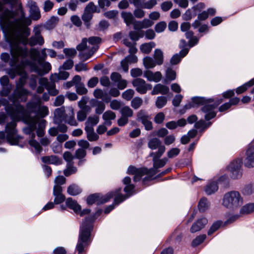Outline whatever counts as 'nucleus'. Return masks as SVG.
I'll list each match as a JSON object with an SVG mask.
<instances>
[{"mask_svg": "<svg viewBox=\"0 0 254 254\" xmlns=\"http://www.w3.org/2000/svg\"><path fill=\"white\" fill-rule=\"evenodd\" d=\"M17 26L10 28L9 22L5 18L0 21L1 29L5 34L6 41L10 47V54L12 59L9 64L18 75L22 76L27 74L25 70V66L30 64V62L27 59L28 55L27 48H23L18 45L20 43H26V40L21 33V25L20 20L17 21Z\"/></svg>", "mask_w": 254, "mask_h": 254, "instance_id": "f257e3e1", "label": "nucleus"}, {"mask_svg": "<svg viewBox=\"0 0 254 254\" xmlns=\"http://www.w3.org/2000/svg\"><path fill=\"white\" fill-rule=\"evenodd\" d=\"M9 101V99L0 98L1 106H4L5 111L12 119V121L8 123L5 127L6 139L10 144L16 145L21 139V137L17 134L16 121H19L25 115V110L24 106L20 104H10Z\"/></svg>", "mask_w": 254, "mask_h": 254, "instance_id": "f03ea898", "label": "nucleus"}, {"mask_svg": "<svg viewBox=\"0 0 254 254\" xmlns=\"http://www.w3.org/2000/svg\"><path fill=\"white\" fill-rule=\"evenodd\" d=\"M92 218L91 217H86L85 221L82 224L76 247V249L79 254L82 253L84 249L88 247L90 243L91 232L92 229Z\"/></svg>", "mask_w": 254, "mask_h": 254, "instance_id": "7ed1b4c3", "label": "nucleus"}, {"mask_svg": "<svg viewBox=\"0 0 254 254\" xmlns=\"http://www.w3.org/2000/svg\"><path fill=\"white\" fill-rule=\"evenodd\" d=\"M26 122L28 125V127L24 128V132L26 134H29L36 129V133L38 136L41 137L44 135L46 124V120H40L39 117L37 116H28L26 119Z\"/></svg>", "mask_w": 254, "mask_h": 254, "instance_id": "20e7f679", "label": "nucleus"}, {"mask_svg": "<svg viewBox=\"0 0 254 254\" xmlns=\"http://www.w3.org/2000/svg\"><path fill=\"white\" fill-rule=\"evenodd\" d=\"M158 172L157 168L154 167L148 169L146 168H137L133 166H130L127 169V174L133 175V180L134 182H137L140 180L141 177L145 175H148L143 179V181L151 180L152 177Z\"/></svg>", "mask_w": 254, "mask_h": 254, "instance_id": "39448f33", "label": "nucleus"}, {"mask_svg": "<svg viewBox=\"0 0 254 254\" xmlns=\"http://www.w3.org/2000/svg\"><path fill=\"white\" fill-rule=\"evenodd\" d=\"M23 18L24 19V22L22 27V35L26 40V43L23 44H26L28 43L31 47L34 46L36 45L42 46L44 43V40L41 34V32L39 29L35 30L34 32V35L32 36L29 39L25 36L24 34L27 36H28L30 34L29 29L26 28L25 26L28 25H30L31 21L24 16H23Z\"/></svg>", "mask_w": 254, "mask_h": 254, "instance_id": "423d86ee", "label": "nucleus"}, {"mask_svg": "<svg viewBox=\"0 0 254 254\" xmlns=\"http://www.w3.org/2000/svg\"><path fill=\"white\" fill-rule=\"evenodd\" d=\"M243 197L238 191H230L226 193L223 196L222 204L225 207L235 209L243 204Z\"/></svg>", "mask_w": 254, "mask_h": 254, "instance_id": "0eeeda50", "label": "nucleus"}, {"mask_svg": "<svg viewBox=\"0 0 254 254\" xmlns=\"http://www.w3.org/2000/svg\"><path fill=\"white\" fill-rule=\"evenodd\" d=\"M30 91L26 88H15L12 93L8 96L9 100L14 105L26 102L28 96L30 95Z\"/></svg>", "mask_w": 254, "mask_h": 254, "instance_id": "6e6552de", "label": "nucleus"}, {"mask_svg": "<svg viewBox=\"0 0 254 254\" xmlns=\"http://www.w3.org/2000/svg\"><path fill=\"white\" fill-rule=\"evenodd\" d=\"M88 42L92 45V47L90 48L88 52H82L79 54L80 59L83 61H85L90 58L94 53L97 50L98 47L96 46L101 42V38L99 37L92 36L88 39Z\"/></svg>", "mask_w": 254, "mask_h": 254, "instance_id": "1a4fd4ad", "label": "nucleus"}, {"mask_svg": "<svg viewBox=\"0 0 254 254\" xmlns=\"http://www.w3.org/2000/svg\"><path fill=\"white\" fill-rule=\"evenodd\" d=\"M113 195V192L108 193L105 195L99 193H94L89 195L87 198L86 201L88 205H92L94 203L103 204L111 199Z\"/></svg>", "mask_w": 254, "mask_h": 254, "instance_id": "9d476101", "label": "nucleus"}, {"mask_svg": "<svg viewBox=\"0 0 254 254\" xmlns=\"http://www.w3.org/2000/svg\"><path fill=\"white\" fill-rule=\"evenodd\" d=\"M132 84L136 91L141 94H145L147 90L152 88L151 84L147 83L144 79L140 78L133 80Z\"/></svg>", "mask_w": 254, "mask_h": 254, "instance_id": "9b49d317", "label": "nucleus"}, {"mask_svg": "<svg viewBox=\"0 0 254 254\" xmlns=\"http://www.w3.org/2000/svg\"><path fill=\"white\" fill-rule=\"evenodd\" d=\"M27 5L29 8L31 18L34 21L38 20L41 18V15L37 2L33 0H28Z\"/></svg>", "mask_w": 254, "mask_h": 254, "instance_id": "f8f14e48", "label": "nucleus"}, {"mask_svg": "<svg viewBox=\"0 0 254 254\" xmlns=\"http://www.w3.org/2000/svg\"><path fill=\"white\" fill-rule=\"evenodd\" d=\"M41 66L42 67V69L40 68L36 64H33L32 66V70L39 75L42 76L47 74L52 69L51 64L47 62L43 63Z\"/></svg>", "mask_w": 254, "mask_h": 254, "instance_id": "ddd939ff", "label": "nucleus"}, {"mask_svg": "<svg viewBox=\"0 0 254 254\" xmlns=\"http://www.w3.org/2000/svg\"><path fill=\"white\" fill-rule=\"evenodd\" d=\"M63 189L60 185H55L53 189V194L55 196L54 202L60 204L65 200V196L62 193Z\"/></svg>", "mask_w": 254, "mask_h": 254, "instance_id": "4468645a", "label": "nucleus"}, {"mask_svg": "<svg viewBox=\"0 0 254 254\" xmlns=\"http://www.w3.org/2000/svg\"><path fill=\"white\" fill-rule=\"evenodd\" d=\"M72 126H77L78 123L74 118V110L72 107L68 108L67 113L65 116V119L63 120Z\"/></svg>", "mask_w": 254, "mask_h": 254, "instance_id": "2eb2a0df", "label": "nucleus"}, {"mask_svg": "<svg viewBox=\"0 0 254 254\" xmlns=\"http://www.w3.org/2000/svg\"><path fill=\"white\" fill-rule=\"evenodd\" d=\"M144 76L146 77L148 81L158 82L161 80L162 75L160 71L153 72L151 70H146L144 73Z\"/></svg>", "mask_w": 254, "mask_h": 254, "instance_id": "dca6fc26", "label": "nucleus"}, {"mask_svg": "<svg viewBox=\"0 0 254 254\" xmlns=\"http://www.w3.org/2000/svg\"><path fill=\"white\" fill-rule=\"evenodd\" d=\"M244 164L248 168L254 167V151L250 147H249L246 151Z\"/></svg>", "mask_w": 254, "mask_h": 254, "instance_id": "f3484780", "label": "nucleus"}, {"mask_svg": "<svg viewBox=\"0 0 254 254\" xmlns=\"http://www.w3.org/2000/svg\"><path fill=\"white\" fill-rule=\"evenodd\" d=\"M207 223V220L205 218L198 219L191 226L190 231L192 233H195L201 230Z\"/></svg>", "mask_w": 254, "mask_h": 254, "instance_id": "a211bd4d", "label": "nucleus"}, {"mask_svg": "<svg viewBox=\"0 0 254 254\" xmlns=\"http://www.w3.org/2000/svg\"><path fill=\"white\" fill-rule=\"evenodd\" d=\"M169 91V88L167 86L161 84H157L154 86L151 92V94L156 95L160 93L163 95H166Z\"/></svg>", "mask_w": 254, "mask_h": 254, "instance_id": "6ab92c4d", "label": "nucleus"}, {"mask_svg": "<svg viewBox=\"0 0 254 254\" xmlns=\"http://www.w3.org/2000/svg\"><path fill=\"white\" fill-rule=\"evenodd\" d=\"M65 203L67 207L72 209L76 213H78V211H80L81 209L80 205L77 203L76 200H73L72 198H67Z\"/></svg>", "mask_w": 254, "mask_h": 254, "instance_id": "aec40b11", "label": "nucleus"}, {"mask_svg": "<svg viewBox=\"0 0 254 254\" xmlns=\"http://www.w3.org/2000/svg\"><path fill=\"white\" fill-rule=\"evenodd\" d=\"M99 121V118L96 115H93L88 117L85 123V129L93 128V127L96 125Z\"/></svg>", "mask_w": 254, "mask_h": 254, "instance_id": "412c9836", "label": "nucleus"}, {"mask_svg": "<svg viewBox=\"0 0 254 254\" xmlns=\"http://www.w3.org/2000/svg\"><path fill=\"white\" fill-rule=\"evenodd\" d=\"M59 18L57 16H52L46 22L44 27L47 30H52L56 27L59 22Z\"/></svg>", "mask_w": 254, "mask_h": 254, "instance_id": "4be33fe9", "label": "nucleus"}, {"mask_svg": "<svg viewBox=\"0 0 254 254\" xmlns=\"http://www.w3.org/2000/svg\"><path fill=\"white\" fill-rule=\"evenodd\" d=\"M42 160L44 163L48 164L60 165L62 163L61 160L55 155L44 156L42 158Z\"/></svg>", "mask_w": 254, "mask_h": 254, "instance_id": "5701e85b", "label": "nucleus"}, {"mask_svg": "<svg viewBox=\"0 0 254 254\" xmlns=\"http://www.w3.org/2000/svg\"><path fill=\"white\" fill-rule=\"evenodd\" d=\"M208 17V12L206 11H203L201 13L198 14L197 19L195 20L192 24V26L196 29L201 24V21L205 20Z\"/></svg>", "mask_w": 254, "mask_h": 254, "instance_id": "b1692460", "label": "nucleus"}, {"mask_svg": "<svg viewBox=\"0 0 254 254\" xmlns=\"http://www.w3.org/2000/svg\"><path fill=\"white\" fill-rule=\"evenodd\" d=\"M121 17L127 26L132 24L135 20L133 14L130 12H122L121 13Z\"/></svg>", "mask_w": 254, "mask_h": 254, "instance_id": "393cba45", "label": "nucleus"}, {"mask_svg": "<svg viewBox=\"0 0 254 254\" xmlns=\"http://www.w3.org/2000/svg\"><path fill=\"white\" fill-rule=\"evenodd\" d=\"M69 75V74L67 71H60L59 73L52 74L50 79L53 81H58L59 80H65L68 77Z\"/></svg>", "mask_w": 254, "mask_h": 254, "instance_id": "a878e982", "label": "nucleus"}, {"mask_svg": "<svg viewBox=\"0 0 254 254\" xmlns=\"http://www.w3.org/2000/svg\"><path fill=\"white\" fill-rule=\"evenodd\" d=\"M65 108L64 106L56 109L54 112L55 118L59 122H62L65 119Z\"/></svg>", "mask_w": 254, "mask_h": 254, "instance_id": "bb28decb", "label": "nucleus"}, {"mask_svg": "<svg viewBox=\"0 0 254 254\" xmlns=\"http://www.w3.org/2000/svg\"><path fill=\"white\" fill-rule=\"evenodd\" d=\"M121 190V189H120L115 192H112L114 194L113 196H115L114 198V204L115 205H118L131 195V194H129V195H123L119 194Z\"/></svg>", "mask_w": 254, "mask_h": 254, "instance_id": "cd10ccee", "label": "nucleus"}, {"mask_svg": "<svg viewBox=\"0 0 254 254\" xmlns=\"http://www.w3.org/2000/svg\"><path fill=\"white\" fill-rule=\"evenodd\" d=\"M222 102V99H221L217 103H214L212 104L211 103L205 104L201 108V110L205 114L210 113V112L213 111V110L215 109Z\"/></svg>", "mask_w": 254, "mask_h": 254, "instance_id": "c85d7f7f", "label": "nucleus"}, {"mask_svg": "<svg viewBox=\"0 0 254 254\" xmlns=\"http://www.w3.org/2000/svg\"><path fill=\"white\" fill-rule=\"evenodd\" d=\"M192 102L193 104H194V105L197 106H200L202 105L203 106L205 104L207 103H211L213 102V100L211 99H206L204 98V97H194L192 98L191 99Z\"/></svg>", "mask_w": 254, "mask_h": 254, "instance_id": "c756f323", "label": "nucleus"}, {"mask_svg": "<svg viewBox=\"0 0 254 254\" xmlns=\"http://www.w3.org/2000/svg\"><path fill=\"white\" fill-rule=\"evenodd\" d=\"M67 192L71 195H77L82 192V189L77 185L72 184L67 187Z\"/></svg>", "mask_w": 254, "mask_h": 254, "instance_id": "7c9ffc66", "label": "nucleus"}, {"mask_svg": "<svg viewBox=\"0 0 254 254\" xmlns=\"http://www.w3.org/2000/svg\"><path fill=\"white\" fill-rule=\"evenodd\" d=\"M93 95L96 98L102 99L106 103L109 102L110 100V98L106 96L107 94L101 89H96L93 92Z\"/></svg>", "mask_w": 254, "mask_h": 254, "instance_id": "2f4dec72", "label": "nucleus"}, {"mask_svg": "<svg viewBox=\"0 0 254 254\" xmlns=\"http://www.w3.org/2000/svg\"><path fill=\"white\" fill-rule=\"evenodd\" d=\"M93 103L92 104V106H96V108L95 109V113L97 114L100 115L101 114L105 109V105L103 101H98L96 100H92Z\"/></svg>", "mask_w": 254, "mask_h": 254, "instance_id": "473e14b6", "label": "nucleus"}, {"mask_svg": "<svg viewBox=\"0 0 254 254\" xmlns=\"http://www.w3.org/2000/svg\"><path fill=\"white\" fill-rule=\"evenodd\" d=\"M88 101V98L87 97L83 96L82 97L81 100L78 102V106L80 110H84L86 111H91V107L87 105Z\"/></svg>", "mask_w": 254, "mask_h": 254, "instance_id": "72a5a7b5", "label": "nucleus"}, {"mask_svg": "<svg viewBox=\"0 0 254 254\" xmlns=\"http://www.w3.org/2000/svg\"><path fill=\"white\" fill-rule=\"evenodd\" d=\"M153 58L157 65H161L163 63V53L160 49H156L154 51Z\"/></svg>", "mask_w": 254, "mask_h": 254, "instance_id": "f704fd0d", "label": "nucleus"}, {"mask_svg": "<svg viewBox=\"0 0 254 254\" xmlns=\"http://www.w3.org/2000/svg\"><path fill=\"white\" fill-rule=\"evenodd\" d=\"M161 141L157 138H153L148 142V147L152 150H155L162 146Z\"/></svg>", "mask_w": 254, "mask_h": 254, "instance_id": "c9c22d12", "label": "nucleus"}, {"mask_svg": "<svg viewBox=\"0 0 254 254\" xmlns=\"http://www.w3.org/2000/svg\"><path fill=\"white\" fill-rule=\"evenodd\" d=\"M209 206V203L205 197L201 198L198 204V208L200 212H203L205 211Z\"/></svg>", "mask_w": 254, "mask_h": 254, "instance_id": "e433bc0d", "label": "nucleus"}, {"mask_svg": "<svg viewBox=\"0 0 254 254\" xmlns=\"http://www.w3.org/2000/svg\"><path fill=\"white\" fill-rule=\"evenodd\" d=\"M176 72L171 67H167L165 72V81H171L175 80L176 78Z\"/></svg>", "mask_w": 254, "mask_h": 254, "instance_id": "4c0bfd02", "label": "nucleus"}, {"mask_svg": "<svg viewBox=\"0 0 254 254\" xmlns=\"http://www.w3.org/2000/svg\"><path fill=\"white\" fill-rule=\"evenodd\" d=\"M218 189V187L216 182H212L208 184L205 189V191L208 195H210L216 192Z\"/></svg>", "mask_w": 254, "mask_h": 254, "instance_id": "58836bf2", "label": "nucleus"}, {"mask_svg": "<svg viewBox=\"0 0 254 254\" xmlns=\"http://www.w3.org/2000/svg\"><path fill=\"white\" fill-rule=\"evenodd\" d=\"M155 46V44L153 42L144 43L140 46V50L143 53L148 54L150 53L152 48Z\"/></svg>", "mask_w": 254, "mask_h": 254, "instance_id": "ea45409f", "label": "nucleus"}, {"mask_svg": "<svg viewBox=\"0 0 254 254\" xmlns=\"http://www.w3.org/2000/svg\"><path fill=\"white\" fill-rule=\"evenodd\" d=\"M87 133V138L90 141H96L99 138V136L95 133L94 128L85 129Z\"/></svg>", "mask_w": 254, "mask_h": 254, "instance_id": "a19ab883", "label": "nucleus"}, {"mask_svg": "<svg viewBox=\"0 0 254 254\" xmlns=\"http://www.w3.org/2000/svg\"><path fill=\"white\" fill-rule=\"evenodd\" d=\"M77 169L73 166V163H67L66 169L64 171V174L65 176L68 177L71 174L75 173Z\"/></svg>", "mask_w": 254, "mask_h": 254, "instance_id": "79ce46f5", "label": "nucleus"}, {"mask_svg": "<svg viewBox=\"0 0 254 254\" xmlns=\"http://www.w3.org/2000/svg\"><path fill=\"white\" fill-rule=\"evenodd\" d=\"M28 78L27 74H24L19 78L18 80L15 83V88H25L24 86L26 83Z\"/></svg>", "mask_w": 254, "mask_h": 254, "instance_id": "37998d69", "label": "nucleus"}, {"mask_svg": "<svg viewBox=\"0 0 254 254\" xmlns=\"http://www.w3.org/2000/svg\"><path fill=\"white\" fill-rule=\"evenodd\" d=\"M143 64L146 68H152L157 64L152 58L146 57L143 59Z\"/></svg>", "mask_w": 254, "mask_h": 254, "instance_id": "c03bdc74", "label": "nucleus"}, {"mask_svg": "<svg viewBox=\"0 0 254 254\" xmlns=\"http://www.w3.org/2000/svg\"><path fill=\"white\" fill-rule=\"evenodd\" d=\"M165 150L166 148L165 146L163 145L162 146H160L157 152H151L149 156L153 157L152 160H156L162 156L163 154L165 152Z\"/></svg>", "mask_w": 254, "mask_h": 254, "instance_id": "a18cd8bd", "label": "nucleus"}, {"mask_svg": "<svg viewBox=\"0 0 254 254\" xmlns=\"http://www.w3.org/2000/svg\"><path fill=\"white\" fill-rule=\"evenodd\" d=\"M242 166V160L237 159L233 161L229 166L228 169L229 171H237L240 170Z\"/></svg>", "mask_w": 254, "mask_h": 254, "instance_id": "49530a36", "label": "nucleus"}, {"mask_svg": "<svg viewBox=\"0 0 254 254\" xmlns=\"http://www.w3.org/2000/svg\"><path fill=\"white\" fill-rule=\"evenodd\" d=\"M120 113L122 116L128 118L132 117L133 112L132 110L128 106H125L123 107L120 110Z\"/></svg>", "mask_w": 254, "mask_h": 254, "instance_id": "de8ad7c7", "label": "nucleus"}, {"mask_svg": "<svg viewBox=\"0 0 254 254\" xmlns=\"http://www.w3.org/2000/svg\"><path fill=\"white\" fill-rule=\"evenodd\" d=\"M167 103V98L165 96H159L157 98L155 105L157 108L161 109L164 107Z\"/></svg>", "mask_w": 254, "mask_h": 254, "instance_id": "09e8293b", "label": "nucleus"}, {"mask_svg": "<svg viewBox=\"0 0 254 254\" xmlns=\"http://www.w3.org/2000/svg\"><path fill=\"white\" fill-rule=\"evenodd\" d=\"M143 104V100L138 97L134 98L131 102V106L134 109H138Z\"/></svg>", "mask_w": 254, "mask_h": 254, "instance_id": "8fccbe9b", "label": "nucleus"}, {"mask_svg": "<svg viewBox=\"0 0 254 254\" xmlns=\"http://www.w3.org/2000/svg\"><path fill=\"white\" fill-rule=\"evenodd\" d=\"M136 117L137 120L141 122L150 117L144 110H139L137 113Z\"/></svg>", "mask_w": 254, "mask_h": 254, "instance_id": "3c124183", "label": "nucleus"}, {"mask_svg": "<svg viewBox=\"0 0 254 254\" xmlns=\"http://www.w3.org/2000/svg\"><path fill=\"white\" fill-rule=\"evenodd\" d=\"M168 161L167 158L153 160V166L157 169L163 167Z\"/></svg>", "mask_w": 254, "mask_h": 254, "instance_id": "603ef678", "label": "nucleus"}, {"mask_svg": "<svg viewBox=\"0 0 254 254\" xmlns=\"http://www.w3.org/2000/svg\"><path fill=\"white\" fill-rule=\"evenodd\" d=\"M76 93L80 95H85L88 92V90L85 87L84 83H78L75 86Z\"/></svg>", "mask_w": 254, "mask_h": 254, "instance_id": "864d4df0", "label": "nucleus"}, {"mask_svg": "<svg viewBox=\"0 0 254 254\" xmlns=\"http://www.w3.org/2000/svg\"><path fill=\"white\" fill-rule=\"evenodd\" d=\"M254 211V204L250 203L243 206L241 209L242 214H249Z\"/></svg>", "mask_w": 254, "mask_h": 254, "instance_id": "5fc2aeb1", "label": "nucleus"}, {"mask_svg": "<svg viewBox=\"0 0 254 254\" xmlns=\"http://www.w3.org/2000/svg\"><path fill=\"white\" fill-rule=\"evenodd\" d=\"M91 111H86L84 110H80L77 113V119L79 122H83L87 118V115L90 113Z\"/></svg>", "mask_w": 254, "mask_h": 254, "instance_id": "6e6d98bb", "label": "nucleus"}, {"mask_svg": "<svg viewBox=\"0 0 254 254\" xmlns=\"http://www.w3.org/2000/svg\"><path fill=\"white\" fill-rule=\"evenodd\" d=\"M206 238V236L205 234L198 236L192 241L191 246L193 247L198 246L205 240Z\"/></svg>", "mask_w": 254, "mask_h": 254, "instance_id": "4d7b16f0", "label": "nucleus"}, {"mask_svg": "<svg viewBox=\"0 0 254 254\" xmlns=\"http://www.w3.org/2000/svg\"><path fill=\"white\" fill-rule=\"evenodd\" d=\"M157 3L156 0H149L142 3L141 7L145 9H152Z\"/></svg>", "mask_w": 254, "mask_h": 254, "instance_id": "13d9d810", "label": "nucleus"}, {"mask_svg": "<svg viewBox=\"0 0 254 254\" xmlns=\"http://www.w3.org/2000/svg\"><path fill=\"white\" fill-rule=\"evenodd\" d=\"M97 6L94 4V3L93 2H90L86 6L84 10L93 14V13L97 11Z\"/></svg>", "mask_w": 254, "mask_h": 254, "instance_id": "bf43d9fd", "label": "nucleus"}, {"mask_svg": "<svg viewBox=\"0 0 254 254\" xmlns=\"http://www.w3.org/2000/svg\"><path fill=\"white\" fill-rule=\"evenodd\" d=\"M134 94V91L133 90L130 89H127L123 93L122 97L124 99L127 101H129L131 100V99L133 97Z\"/></svg>", "mask_w": 254, "mask_h": 254, "instance_id": "052dcab7", "label": "nucleus"}, {"mask_svg": "<svg viewBox=\"0 0 254 254\" xmlns=\"http://www.w3.org/2000/svg\"><path fill=\"white\" fill-rule=\"evenodd\" d=\"M116 114L112 111H107L103 115V119L104 120H114L116 118Z\"/></svg>", "mask_w": 254, "mask_h": 254, "instance_id": "680f3d73", "label": "nucleus"}, {"mask_svg": "<svg viewBox=\"0 0 254 254\" xmlns=\"http://www.w3.org/2000/svg\"><path fill=\"white\" fill-rule=\"evenodd\" d=\"M54 6L53 2L50 0H46L43 4V10L45 12H47L51 11Z\"/></svg>", "mask_w": 254, "mask_h": 254, "instance_id": "e2e57ef3", "label": "nucleus"}, {"mask_svg": "<svg viewBox=\"0 0 254 254\" xmlns=\"http://www.w3.org/2000/svg\"><path fill=\"white\" fill-rule=\"evenodd\" d=\"M55 82V81H52V83L50 86L48 87V89H47L49 91V94L52 96H56L59 93V91L56 89Z\"/></svg>", "mask_w": 254, "mask_h": 254, "instance_id": "0e129e2a", "label": "nucleus"}, {"mask_svg": "<svg viewBox=\"0 0 254 254\" xmlns=\"http://www.w3.org/2000/svg\"><path fill=\"white\" fill-rule=\"evenodd\" d=\"M167 26V24L164 21H161L155 26V30L157 33H160L164 31Z\"/></svg>", "mask_w": 254, "mask_h": 254, "instance_id": "69168bd1", "label": "nucleus"}, {"mask_svg": "<svg viewBox=\"0 0 254 254\" xmlns=\"http://www.w3.org/2000/svg\"><path fill=\"white\" fill-rule=\"evenodd\" d=\"M221 225V221H216L214 223L207 232L208 235H211L214 232L216 231Z\"/></svg>", "mask_w": 254, "mask_h": 254, "instance_id": "338daca9", "label": "nucleus"}, {"mask_svg": "<svg viewBox=\"0 0 254 254\" xmlns=\"http://www.w3.org/2000/svg\"><path fill=\"white\" fill-rule=\"evenodd\" d=\"M64 53L66 57H74L77 54V52L75 49L65 48L63 50Z\"/></svg>", "mask_w": 254, "mask_h": 254, "instance_id": "774afa93", "label": "nucleus"}]
</instances>
